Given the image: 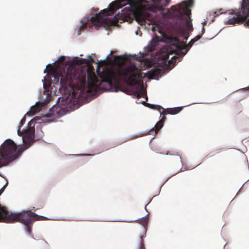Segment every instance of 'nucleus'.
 I'll list each match as a JSON object with an SVG mask.
<instances>
[{"label": "nucleus", "mask_w": 249, "mask_h": 249, "mask_svg": "<svg viewBox=\"0 0 249 249\" xmlns=\"http://www.w3.org/2000/svg\"><path fill=\"white\" fill-rule=\"evenodd\" d=\"M132 15L135 20L141 25L143 24L146 20L149 21L151 14L141 6V2L136 0H117L112 2L109 9L101 10L96 13L95 16L88 19L85 23L84 28L94 27L97 29L100 27H109L119 20H132Z\"/></svg>", "instance_id": "1"}, {"label": "nucleus", "mask_w": 249, "mask_h": 249, "mask_svg": "<svg viewBox=\"0 0 249 249\" xmlns=\"http://www.w3.org/2000/svg\"><path fill=\"white\" fill-rule=\"evenodd\" d=\"M85 61L84 59L77 58L73 59L66 72L63 68L55 69L51 67L50 74L54 82L58 83L60 81L62 87L68 86L77 89L82 93H89L96 89L98 80L94 72L89 71V68L79 66Z\"/></svg>", "instance_id": "2"}, {"label": "nucleus", "mask_w": 249, "mask_h": 249, "mask_svg": "<svg viewBox=\"0 0 249 249\" xmlns=\"http://www.w3.org/2000/svg\"><path fill=\"white\" fill-rule=\"evenodd\" d=\"M141 71L135 64H131L123 71L119 69L115 70L106 69L99 76L102 78L101 83H107L109 88L113 86L118 87L122 78L130 86H140L141 89L134 91V95L137 98L145 97L147 101L146 92L143 89V81L142 80L143 76Z\"/></svg>", "instance_id": "3"}, {"label": "nucleus", "mask_w": 249, "mask_h": 249, "mask_svg": "<svg viewBox=\"0 0 249 249\" xmlns=\"http://www.w3.org/2000/svg\"><path fill=\"white\" fill-rule=\"evenodd\" d=\"M25 146L18 148L17 145L12 140H6L0 146V168L8 165L17 159L27 149Z\"/></svg>", "instance_id": "4"}, {"label": "nucleus", "mask_w": 249, "mask_h": 249, "mask_svg": "<svg viewBox=\"0 0 249 249\" xmlns=\"http://www.w3.org/2000/svg\"><path fill=\"white\" fill-rule=\"evenodd\" d=\"M249 0H242L238 9L229 11L228 19L224 21L225 25L241 24L246 21L245 25L249 26Z\"/></svg>", "instance_id": "5"}, {"label": "nucleus", "mask_w": 249, "mask_h": 249, "mask_svg": "<svg viewBox=\"0 0 249 249\" xmlns=\"http://www.w3.org/2000/svg\"><path fill=\"white\" fill-rule=\"evenodd\" d=\"M194 0L184 1L178 6L173 5L171 7V10L174 12L175 15L177 18L185 22L186 26L189 31L193 29L192 19L190 17L191 11L189 7L193 5Z\"/></svg>", "instance_id": "6"}, {"label": "nucleus", "mask_w": 249, "mask_h": 249, "mask_svg": "<svg viewBox=\"0 0 249 249\" xmlns=\"http://www.w3.org/2000/svg\"><path fill=\"white\" fill-rule=\"evenodd\" d=\"M41 217L42 216L38 215L31 211H23L17 213L9 212L4 222L10 223L18 222L27 225L33 224L36 220H41Z\"/></svg>", "instance_id": "7"}, {"label": "nucleus", "mask_w": 249, "mask_h": 249, "mask_svg": "<svg viewBox=\"0 0 249 249\" xmlns=\"http://www.w3.org/2000/svg\"><path fill=\"white\" fill-rule=\"evenodd\" d=\"M35 132L34 128L30 127L27 129L20 130V128L18 130V134L20 136H22V141L25 144L23 146L28 147L30 146L31 143L33 142V139Z\"/></svg>", "instance_id": "8"}, {"label": "nucleus", "mask_w": 249, "mask_h": 249, "mask_svg": "<svg viewBox=\"0 0 249 249\" xmlns=\"http://www.w3.org/2000/svg\"><path fill=\"white\" fill-rule=\"evenodd\" d=\"M170 0H151L152 4L149 9L153 12L162 10L164 6H167Z\"/></svg>", "instance_id": "9"}, {"label": "nucleus", "mask_w": 249, "mask_h": 249, "mask_svg": "<svg viewBox=\"0 0 249 249\" xmlns=\"http://www.w3.org/2000/svg\"><path fill=\"white\" fill-rule=\"evenodd\" d=\"M152 108L158 109L160 111L161 109L163 110L162 112H161V114H170L172 115L176 114L179 113L182 110V107H177L174 108H169L165 110L163 108L159 106L151 105Z\"/></svg>", "instance_id": "10"}, {"label": "nucleus", "mask_w": 249, "mask_h": 249, "mask_svg": "<svg viewBox=\"0 0 249 249\" xmlns=\"http://www.w3.org/2000/svg\"><path fill=\"white\" fill-rule=\"evenodd\" d=\"M177 41L178 42L176 44V47L178 51H180L181 56L184 55L194 43V41L191 40L187 45H185L183 46L181 43L179 42L178 40Z\"/></svg>", "instance_id": "11"}, {"label": "nucleus", "mask_w": 249, "mask_h": 249, "mask_svg": "<svg viewBox=\"0 0 249 249\" xmlns=\"http://www.w3.org/2000/svg\"><path fill=\"white\" fill-rule=\"evenodd\" d=\"M159 37L157 36L155 38H153L150 43L147 46V50L149 52H154L160 42Z\"/></svg>", "instance_id": "12"}, {"label": "nucleus", "mask_w": 249, "mask_h": 249, "mask_svg": "<svg viewBox=\"0 0 249 249\" xmlns=\"http://www.w3.org/2000/svg\"><path fill=\"white\" fill-rule=\"evenodd\" d=\"M9 212L7 209L0 205V222H4L5 218L7 216Z\"/></svg>", "instance_id": "13"}, {"label": "nucleus", "mask_w": 249, "mask_h": 249, "mask_svg": "<svg viewBox=\"0 0 249 249\" xmlns=\"http://www.w3.org/2000/svg\"><path fill=\"white\" fill-rule=\"evenodd\" d=\"M163 123L162 121H159L155 125V128H152L148 132V134H156L158 131L163 126Z\"/></svg>", "instance_id": "14"}, {"label": "nucleus", "mask_w": 249, "mask_h": 249, "mask_svg": "<svg viewBox=\"0 0 249 249\" xmlns=\"http://www.w3.org/2000/svg\"><path fill=\"white\" fill-rule=\"evenodd\" d=\"M169 53L168 51L163 52L161 53L158 57V59L159 60H163L164 61H167L169 57Z\"/></svg>", "instance_id": "15"}, {"label": "nucleus", "mask_w": 249, "mask_h": 249, "mask_svg": "<svg viewBox=\"0 0 249 249\" xmlns=\"http://www.w3.org/2000/svg\"><path fill=\"white\" fill-rule=\"evenodd\" d=\"M135 59L139 62H144V65H147L148 67H150V61L148 59H145L144 56L142 55L136 57Z\"/></svg>", "instance_id": "16"}, {"label": "nucleus", "mask_w": 249, "mask_h": 249, "mask_svg": "<svg viewBox=\"0 0 249 249\" xmlns=\"http://www.w3.org/2000/svg\"><path fill=\"white\" fill-rule=\"evenodd\" d=\"M41 109V107H39V105H36L31 107L29 113L32 115H34L36 113L39 112Z\"/></svg>", "instance_id": "17"}, {"label": "nucleus", "mask_w": 249, "mask_h": 249, "mask_svg": "<svg viewBox=\"0 0 249 249\" xmlns=\"http://www.w3.org/2000/svg\"><path fill=\"white\" fill-rule=\"evenodd\" d=\"M148 221V218L145 217H143L141 218L139 220V223L143 226H145L147 225Z\"/></svg>", "instance_id": "18"}, {"label": "nucleus", "mask_w": 249, "mask_h": 249, "mask_svg": "<svg viewBox=\"0 0 249 249\" xmlns=\"http://www.w3.org/2000/svg\"><path fill=\"white\" fill-rule=\"evenodd\" d=\"M179 59V57L174 56V57H173L172 58V59L171 60H170L168 61V63H169V64H173L175 65V63L177 62V59Z\"/></svg>", "instance_id": "19"}, {"label": "nucleus", "mask_w": 249, "mask_h": 249, "mask_svg": "<svg viewBox=\"0 0 249 249\" xmlns=\"http://www.w3.org/2000/svg\"><path fill=\"white\" fill-rule=\"evenodd\" d=\"M33 224H29L26 226V231L27 232L29 233V234H31L32 232V228Z\"/></svg>", "instance_id": "20"}, {"label": "nucleus", "mask_w": 249, "mask_h": 249, "mask_svg": "<svg viewBox=\"0 0 249 249\" xmlns=\"http://www.w3.org/2000/svg\"><path fill=\"white\" fill-rule=\"evenodd\" d=\"M65 57L64 56H61L60 57H59V58L57 60V61L59 64H60L61 65L62 64L63 65V63L65 60Z\"/></svg>", "instance_id": "21"}, {"label": "nucleus", "mask_w": 249, "mask_h": 249, "mask_svg": "<svg viewBox=\"0 0 249 249\" xmlns=\"http://www.w3.org/2000/svg\"><path fill=\"white\" fill-rule=\"evenodd\" d=\"M220 149H217V150H215L214 151L209 153L207 155V156L209 157H211L213 156L214 155H215V154L219 153L220 152Z\"/></svg>", "instance_id": "22"}, {"label": "nucleus", "mask_w": 249, "mask_h": 249, "mask_svg": "<svg viewBox=\"0 0 249 249\" xmlns=\"http://www.w3.org/2000/svg\"><path fill=\"white\" fill-rule=\"evenodd\" d=\"M222 10H222V9H220V10H218V11H215V12H214L215 17H216V16H219L220 14H223V13H224V14L227 13V12H225H225H223V11H222Z\"/></svg>", "instance_id": "23"}, {"label": "nucleus", "mask_w": 249, "mask_h": 249, "mask_svg": "<svg viewBox=\"0 0 249 249\" xmlns=\"http://www.w3.org/2000/svg\"><path fill=\"white\" fill-rule=\"evenodd\" d=\"M202 37V36L201 35H198L196 36H195L194 38H193L192 40L193 41H194V42L195 43V42L197 41V40H198L200 38H201V37Z\"/></svg>", "instance_id": "24"}, {"label": "nucleus", "mask_w": 249, "mask_h": 249, "mask_svg": "<svg viewBox=\"0 0 249 249\" xmlns=\"http://www.w3.org/2000/svg\"><path fill=\"white\" fill-rule=\"evenodd\" d=\"M8 181H7L6 184L0 189V196L1 195V194L3 192L4 190L6 188L7 185H8Z\"/></svg>", "instance_id": "25"}, {"label": "nucleus", "mask_w": 249, "mask_h": 249, "mask_svg": "<svg viewBox=\"0 0 249 249\" xmlns=\"http://www.w3.org/2000/svg\"><path fill=\"white\" fill-rule=\"evenodd\" d=\"M25 119L24 118H22L20 122V125L18 126V129H20L21 126L25 123Z\"/></svg>", "instance_id": "26"}, {"label": "nucleus", "mask_w": 249, "mask_h": 249, "mask_svg": "<svg viewBox=\"0 0 249 249\" xmlns=\"http://www.w3.org/2000/svg\"><path fill=\"white\" fill-rule=\"evenodd\" d=\"M183 36L185 40H187L189 36V35L185 31H183Z\"/></svg>", "instance_id": "27"}, {"label": "nucleus", "mask_w": 249, "mask_h": 249, "mask_svg": "<svg viewBox=\"0 0 249 249\" xmlns=\"http://www.w3.org/2000/svg\"><path fill=\"white\" fill-rule=\"evenodd\" d=\"M41 244L43 246H48V243L46 241H44V240L41 241Z\"/></svg>", "instance_id": "28"}, {"label": "nucleus", "mask_w": 249, "mask_h": 249, "mask_svg": "<svg viewBox=\"0 0 249 249\" xmlns=\"http://www.w3.org/2000/svg\"><path fill=\"white\" fill-rule=\"evenodd\" d=\"M164 115H165L164 114ZM166 119V117L165 116H163L162 118L160 120V121H162V123H163V122L165 121V120Z\"/></svg>", "instance_id": "29"}, {"label": "nucleus", "mask_w": 249, "mask_h": 249, "mask_svg": "<svg viewBox=\"0 0 249 249\" xmlns=\"http://www.w3.org/2000/svg\"><path fill=\"white\" fill-rule=\"evenodd\" d=\"M45 116H46V117H50V114H49V113H48V114H46L45 115Z\"/></svg>", "instance_id": "30"}, {"label": "nucleus", "mask_w": 249, "mask_h": 249, "mask_svg": "<svg viewBox=\"0 0 249 249\" xmlns=\"http://www.w3.org/2000/svg\"><path fill=\"white\" fill-rule=\"evenodd\" d=\"M90 61L92 62H93L94 61V59L92 57H90Z\"/></svg>", "instance_id": "31"}, {"label": "nucleus", "mask_w": 249, "mask_h": 249, "mask_svg": "<svg viewBox=\"0 0 249 249\" xmlns=\"http://www.w3.org/2000/svg\"><path fill=\"white\" fill-rule=\"evenodd\" d=\"M159 32L161 34H162V35L163 34V33L161 31V30H160L159 31Z\"/></svg>", "instance_id": "32"}, {"label": "nucleus", "mask_w": 249, "mask_h": 249, "mask_svg": "<svg viewBox=\"0 0 249 249\" xmlns=\"http://www.w3.org/2000/svg\"><path fill=\"white\" fill-rule=\"evenodd\" d=\"M152 30L153 31H155V27H153L152 28Z\"/></svg>", "instance_id": "33"}, {"label": "nucleus", "mask_w": 249, "mask_h": 249, "mask_svg": "<svg viewBox=\"0 0 249 249\" xmlns=\"http://www.w3.org/2000/svg\"><path fill=\"white\" fill-rule=\"evenodd\" d=\"M47 67L46 68V69H45L44 72H46V71H47Z\"/></svg>", "instance_id": "34"}, {"label": "nucleus", "mask_w": 249, "mask_h": 249, "mask_svg": "<svg viewBox=\"0 0 249 249\" xmlns=\"http://www.w3.org/2000/svg\"><path fill=\"white\" fill-rule=\"evenodd\" d=\"M115 57H116V58H120V57H121V56H116Z\"/></svg>", "instance_id": "35"}, {"label": "nucleus", "mask_w": 249, "mask_h": 249, "mask_svg": "<svg viewBox=\"0 0 249 249\" xmlns=\"http://www.w3.org/2000/svg\"><path fill=\"white\" fill-rule=\"evenodd\" d=\"M142 104H146L145 102H144V101H143V102H142Z\"/></svg>", "instance_id": "36"}]
</instances>
